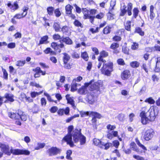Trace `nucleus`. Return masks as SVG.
<instances>
[{
	"label": "nucleus",
	"instance_id": "nucleus-30",
	"mask_svg": "<svg viewBox=\"0 0 160 160\" xmlns=\"http://www.w3.org/2000/svg\"><path fill=\"white\" fill-rule=\"evenodd\" d=\"M135 140L136 143L139 147H140L144 150L145 151L147 150V148L144 146L141 143L138 138H136L135 139Z\"/></svg>",
	"mask_w": 160,
	"mask_h": 160
},
{
	"label": "nucleus",
	"instance_id": "nucleus-23",
	"mask_svg": "<svg viewBox=\"0 0 160 160\" xmlns=\"http://www.w3.org/2000/svg\"><path fill=\"white\" fill-rule=\"evenodd\" d=\"M155 70L157 72L160 71V57H158L157 59Z\"/></svg>",
	"mask_w": 160,
	"mask_h": 160
},
{
	"label": "nucleus",
	"instance_id": "nucleus-21",
	"mask_svg": "<svg viewBox=\"0 0 160 160\" xmlns=\"http://www.w3.org/2000/svg\"><path fill=\"white\" fill-rule=\"evenodd\" d=\"M5 97L8 100L11 102H13L14 101V99L13 98L14 96L12 94L8 93H6L5 95Z\"/></svg>",
	"mask_w": 160,
	"mask_h": 160
},
{
	"label": "nucleus",
	"instance_id": "nucleus-39",
	"mask_svg": "<svg viewBox=\"0 0 160 160\" xmlns=\"http://www.w3.org/2000/svg\"><path fill=\"white\" fill-rule=\"evenodd\" d=\"M79 114H75L74 115L71 117H70L68 118L66 120V122L67 123H68L71 121L74 118L78 117H79Z\"/></svg>",
	"mask_w": 160,
	"mask_h": 160
},
{
	"label": "nucleus",
	"instance_id": "nucleus-1",
	"mask_svg": "<svg viewBox=\"0 0 160 160\" xmlns=\"http://www.w3.org/2000/svg\"><path fill=\"white\" fill-rule=\"evenodd\" d=\"M73 130V126L70 125L68 128V134L63 139L62 141L67 142V144H69L71 147H73L74 144L72 140V136L73 139L75 143L80 141V144L83 145L86 143V138L82 135L78 129Z\"/></svg>",
	"mask_w": 160,
	"mask_h": 160
},
{
	"label": "nucleus",
	"instance_id": "nucleus-19",
	"mask_svg": "<svg viewBox=\"0 0 160 160\" xmlns=\"http://www.w3.org/2000/svg\"><path fill=\"white\" fill-rule=\"evenodd\" d=\"M48 36H45L42 37L39 41V45L42 44H46L48 43Z\"/></svg>",
	"mask_w": 160,
	"mask_h": 160
},
{
	"label": "nucleus",
	"instance_id": "nucleus-47",
	"mask_svg": "<svg viewBox=\"0 0 160 160\" xmlns=\"http://www.w3.org/2000/svg\"><path fill=\"white\" fill-rule=\"evenodd\" d=\"M90 112H80V114L81 117H84L88 115L91 116L90 115Z\"/></svg>",
	"mask_w": 160,
	"mask_h": 160
},
{
	"label": "nucleus",
	"instance_id": "nucleus-43",
	"mask_svg": "<svg viewBox=\"0 0 160 160\" xmlns=\"http://www.w3.org/2000/svg\"><path fill=\"white\" fill-rule=\"evenodd\" d=\"M45 144L44 143H38L37 144V146L35 147V149L38 150L42 148L45 146Z\"/></svg>",
	"mask_w": 160,
	"mask_h": 160
},
{
	"label": "nucleus",
	"instance_id": "nucleus-57",
	"mask_svg": "<svg viewBox=\"0 0 160 160\" xmlns=\"http://www.w3.org/2000/svg\"><path fill=\"white\" fill-rule=\"evenodd\" d=\"M104 15V13L102 12H100L96 15L95 18L98 19H101L102 18Z\"/></svg>",
	"mask_w": 160,
	"mask_h": 160
},
{
	"label": "nucleus",
	"instance_id": "nucleus-59",
	"mask_svg": "<svg viewBox=\"0 0 160 160\" xmlns=\"http://www.w3.org/2000/svg\"><path fill=\"white\" fill-rule=\"evenodd\" d=\"M122 50L125 54H129L128 49L126 47L123 46L122 47Z\"/></svg>",
	"mask_w": 160,
	"mask_h": 160
},
{
	"label": "nucleus",
	"instance_id": "nucleus-11",
	"mask_svg": "<svg viewBox=\"0 0 160 160\" xmlns=\"http://www.w3.org/2000/svg\"><path fill=\"white\" fill-rule=\"evenodd\" d=\"M82 11L83 14V18L84 19H88L90 16V11L86 8H82Z\"/></svg>",
	"mask_w": 160,
	"mask_h": 160
},
{
	"label": "nucleus",
	"instance_id": "nucleus-40",
	"mask_svg": "<svg viewBox=\"0 0 160 160\" xmlns=\"http://www.w3.org/2000/svg\"><path fill=\"white\" fill-rule=\"evenodd\" d=\"M8 116L11 118H14L16 119H18V116H16V114L13 112H9L8 113Z\"/></svg>",
	"mask_w": 160,
	"mask_h": 160
},
{
	"label": "nucleus",
	"instance_id": "nucleus-63",
	"mask_svg": "<svg viewBox=\"0 0 160 160\" xmlns=\"http://www.w3.org/2000/svg\"><path fill=\"white\" fill-rule=\"evenodd\" d=\"M16 44L15 43H11L8 44V47L10 48H13L15 47Z\"/></svg>",
	"mask_w": 160,
	"mask_h": 160
},
{
	"label": "nucleus",
	"instance_id": "nucleus-26",
	"mask_svg": "<svg viewBox=\"0 0 160 160\" xmlns=\"http://www.w3.org/2000/svg\"><path fill=\"white\" fill-rule=\"evenodd\" d=\"M102 146V147H101V148H103L105 150L108 149L112 145V144L111 143L107 142L105 143L103 142Z\"/></svg>",
	"mask_w": 160,
	"mask_h": 160
},
{
	"label": "nucleus",
	"instance_id": "nucleus-22",
	"mask_svg": "<svg viewBox=\"0 0 160 160\" xmlns=\"http://www.w3.org/2000/svg\"><path fill=\"white\" fill-rule=\"evenodd\" d=\"M127 12L129 16H131L132 14V4L131 2L128 3L127 5Z\"/></svg>",
	"mask_w": 160,
	"mask_h": 160
},
{
	"label": "nucleus",
	"instance_id": "nucleus-24",
	"mask_svg": "<svg viewBox=\"0 0 160 160\" xmlns=\"http://www.w3.org/2000/svg\"><path fill=\"white\" fill-rule=\"evenodd\" d=\"M62 41L68 44H71L72 43V40L68 37L62 38Z\"/></svg>",
	"mask_w": 160,
	"mask_h": 160
},
{
	"label": "nucleus",
	"instance_id": "nucleus-54",
	"mask_svg": "<svg viewBox=\"0 0 160 160\" xmlns=\"http://www.w3.org/2000/svg\"><path fill=\"white\" fill-rule=\"evenodd\" d=\"M24 13H22V14H16L14 17V18H16L17 19H19L22 18H23L25 16H23Z\"/></svg>",
	"mask_w": 160,
	"mask_h": 160
},
{
	"label": "nucleus",
	"instance_id": "nucleus-60",
	"mask_svg": "<svg viewBox=\"0 0 160 160\" xmlns=\"http://www.w3.org/2000/svg\"><path fill=\"white\" fill-rule=\"evenodd\" d=\"M100 55L101 57H106L108 56V52L103 51L100 52Z\"/></svg>",
	"mask_w": 160,
	"mask_h": 160
},
{
	"label": "nucleus",
	"instance_id": "nucleus-27",
	"mask_svg": "<svg viewBox=\"0 0 160 160\" xmlns=\"http://www.w3.org/2000/svg\"><path fill=\"white\" fill-rule=\"evenodd\" d=\"M114 16L113 11H110L109 10V12L107 14L108 19L109 20L113 19L114 18Z\"/></svg>",
	"mask_w": 160,
	"mask_h": 160
},
{
	"label": "nucleus",
	"instance_id": "nucleus-52",
	"mask_svg": "<svg viewBox=\"0 0 160 160\" xmlns=\"http://www.w3.org/2000/svg\"><path fill=\"white\" fill-rule=\"evenodd\" d=\"M138 48V44L136 42H133L131 46L132 49L135 50L137 49Z\"/></svg>",
	"mask_w": 160,
	"mask_h": 160
},
{
	"label": "nucleus",
	"instance_id": "nucleus-13",
	"mask_svg": "<svg viewBox=\"0 0 160 160\" xmlns=\"http://www.w3.org/2000/svg\"><path fill=\"white\" fill-rule=\"evenodd\" d=\"M130 76V72L129 70H125L123 71L121 74L122 78L123 80L127 79Z\"/></svg>",
	"mask_w": 160,
	"mask_h": 160
},
{
	"label": "nucleus",
	"instance_id": "nucleus-44",
	"mask_svg": "<svg viewBox=\"0 0 160 160\" xmlns=\"http://www.w3.org/2000/svg\"><path fill=\"white\" fill-rule=\"evenodd\" d=\"M25 63V61H18L16 64V65L17 66L22 67L23 66Z\"/></svg>",
	"mask_w": 160,
	"mask_h": 160
},
{
	"label": "nucleus",
	"instance_id": "nucleus-16",
	"mask_svg": "<svg viewBox=\"0 0 160 160\" xmlns=\"http://www.w3.org/2000/svg\"><path fill=\"white\" fill-rule=\"evenodd\" d=\"M80 86L79 84L75 82V80H73L71 85V91L72 92L75 91L77 90V87Z\"/></svg>",
	"mask_w": 160,
	"mask_h": 160
},
{
	"label": "nucleus",
	"instance_id": "nucleus-8",
	"mask_svg": "<svg viewBox=\"0 0 160 160\" xmlns=\"http://www.w3.org/2000/svg\"><path fill=\"white\" fill-rule=\"evenodd\" d=\"M96 98L93 95V94L90 93L88 94L86 98V101L89 103L92 104L96 102Z\"/></svg>",
	"mask_w": 160,
	"mask_h": 160
},
{
	"label": "nucleus",
	"instance_id": "nucleus-38",
	"mask_svg": "<svg viewBox=\"0 0 160 160\" xmlns=\"http://www.w3.org/2000/svg\"><path fill=\"white\" fill-rule=\"evenodd\" d=\"M81 57L86 61H87L88 59L87 53L86 52H82L81 54Z\"/></svg>",
	"mask_w": 160,
	"mask_h": 160
},
{
	"label": "nucleus",
	"instance_id": "nucleus-3",
	"mask_svg": "<svg viewBox=\"0 0 160 160\" xmlns=\"http://www.w3.org/2000/svg\"><path fill=\"white\" fill-rule=\"evenodd\" d=\"M103 57L100 55L98 58L99 62L103 63V66L101 69L102 73L105 75L110 76L111 72L112 71L113 63L112 62H109L105 63L106 61L102 58Z\"/></svg>",
	"mask_w": 160,
	"mask_h": 160
},
{
	"label": "nucleus",
	"instance_id": "nucleus-35",
	"mask_svg": "<svg viewBox=\"0 0 160 160\" xmlns=\"http://www.w3.org/2000/svg\"><path fill=\"white\" fill-rule=\"evenodd\" d=\"M44 52L46 54H50L51 55L55 54V52L52 51L50 48H47L44 51Z\"/></svg>",
	"mask_w": 160,
	"mask_h": 160
},
{
	"label": "nucleus",
	"instance_id": "nucleus-50",
	"mask_svg": "<svg viewBox=\"0 0 160 160\" xmlns=\"http://www.w3.org/2000/svg\"><path fill=\"white\" fill-rule=\"evenodd\" d=\"M47 10L48 13L50 15H52L54 10V8L52 7H49L47 8Z\"/></svg>",
	"mask_w": 160,
	"mask_h": 160
},
{
	"label": "nucleus",
	"instance_id": "nucleus-55",
	"mask_svg": "<svg viewBox=\"0 0 160 160\" xmlns=\"http://www.w3.org/2000/svg\"><path fill=\"white\" fill-rule=\"evenodd\" d=\"M58 110V108L56 106L52 107L50 109V112L52 113H54L56 112Z\"/></svg>",
	"mask_w": 160,
	"mask_h": 160
},
{
	"label": "nucleus",
	"instance_id": "nucleus-17",
	"mask_svg": "<svg viewBox=\"0 0 160 160\" xmlns=\"http://www.w3.org/2000/svg\"><path fill=\"white\" fill-rule=\"evenodd\" d=\"M8 6L12 10L14 11L17 9L19 8L18 5L16 2H14V3L12 4L11 3H8Z\"/></svg>",
	"mask_w": 160,
	"mask_h": 160
},
{
	"label": "nucleus",
	"instance_id": "nucleus-48",
	"mask_svg": "<svg viewBox=\"0 0 160 160\" xmlns=\"http://www.w3.org/2000/svg\"><path fill=\"white\" fill-rule=\"evenodd\" d=\"M135 32L142 36H143L144 35V32L142 31L141 29L140 28H136Z\"/></svg>",
	"mask_w": 160,
	"mask_h": 160
},
{
	"label": "nucleus",
	"instance_id": "nucleus-7",
	"mask_svg": "<svg viewBox=\"0 0 160 160\" xmlns=\"http://www.w3.org/2000/svg\"><path fill=\"white\" fill-rule=\"evenodd\" d=\"M11 153L16 155L21 154L29 155L30 153V152L28 150H23L19 149H11Z\"/></svg>",
	"mask_w": 160,
	"mask_h": 160
},
{
	"label": "nucleus",
	"instance_id": "nucleus-37",
	"mask_svg": "<svg viewBox=\"0 0 160 160\" xmlns=\"http://www.w3.org/2000/svg\"><path fill=\"white\" fill-rule=\"evenodd\" d=\"M90 115H91V116H93L94 117H95L96 118H100L101 117V115L100 114L94 112H90Z\"/></svg>",
	"mask_w": 160,
	"mask_h": 160
},
{
	"label": "nucleus",
	"instance_id": "nucleus-62",
	"mask_svg": "<svg viewBox=\"0 0 160 160\" xmlns=\"http://www.w3.org/2000/svg\"><path fill=\"white\" fill-rule=\"evenodd\" d=\"M74 24L75 26L77 27H82V24L81 23L77 20H76L74 22Z\"/></svg>",
	"mask_w": 160,
	"mask_h": 160
},
{
	"label": "nucleus",
	"instance_id": "nucleus-20",
	"mask_svg": "<svg viewBox=\"0 0 160 160\" xmlns=\"http://www.w3.org/2000/svg\"><path fill=\"white\" fill-rule=\"evenodd\" d=\"M130 148L132 149V150L137 152H140V149L136 146V144L133 142L131 143L130 144Z\"/></svg>",
	"mask_w": 160,
	"mask_h": 160
},
{
	"label": "nucleus",
	"instance_id": "nucleus-45",
	"mask_svg": "<svg viewBox=\"0 0 160 160\" xmlns=\"http://www.w3.org/2000/svg\"><path fill=\"white\" fill-rule=\"evenodd\" d=\"M145 102L151 104H154L155 102V101L151 97L146 99L145 100Z\"/></svg>",
	"mask_w": 160,
	"mask_h": 160
},
{
	"label": "nucleus",
	"instance_id": "nucleus-36",
	"mask_svg": "<svg viewBox=\"0 0 160 160\" xmlns=\"http://www.w3.org/2000/svg\"><path fill=\"white\" fill-rule=\"evenodd\" d=\"M116 0H112L110 2V6L109 10L110 11H113L114 10V7L116 5Z\"/></svg>",
	"mask_w": 160,
	"mask_h": 160
},
{
	"label": "nucleus",
	"instance_id": "nucleus-2",
	"mask_svg": "<svg viewBox=\"0 0 160 160\" xmlns=\"http://www.w3.org/2000/svg\"><path fill=\"white\" fill-rule=\"evenodd\" d=\"M158 112V108L156 106H151L149 109L146 107L142 108L140 113L141 121L143 125L154 121Z\"/></svg>",
	"mask_w": 160,
	"mask_h": 160
},
{
	"label": "nucleus",
	"instance_id": "nucleus-34",
	"mask_svg": "<svg viewBox=\"0 0 160 160\" xmlns=\"http://www.w3.org/2000/svg\"><path fill=\"white\" fill-rule=\"evenodd\" d=\"M112 28L109 26H106L103 30V33L104 34H108L110 33Z\"/></svg>",
	"mask_w": 160,
	"mask_h": 160
},
{
	"label": "nucleus",
	"instance_id": "nucleus-64",
	"mask_svg": "<svg viewBox=\"0 0 160 160\" xmlns=\"http://www.w3.org/2000/svg\"><path fill=\"white\" fill-rule=\"evenodd\" d=\"M152 50L157 51L160 52V46L158 45H155L152 48Z\"/></svg>",
	"mask_w": 160,
	"mask_h": 160
},
{
	"label": "nucleus",
	"instance_id": "nucleus-56",
	"mask_svg": "<svg viewBox=\"0 0 160 160\" xmlns=\"http://www.w3.org/2000/svg\"><path fill=\"white\" fill-rule=\"evenodd\" d=\"M107 132V138L110 139H112L113 137L112 133L109 130H108Z\"/></svg>",
	"mask_w": 160,
	"mask_h": 160
},
{
	"label": "nucleus",
	"instance_id": "nucleus-29",
	"mask_svg": "<svg viewBox=\"0 0 160 160\" xmlns=\"http://www.w3.org/2000/svg\"><path fill=\"white\" fill-rule=\"evenodd\" d=\"M72 6L69 4L67 5L65 7L66 13L67 14H70L72 12Z\"/></svg>",
	"mask_w": 160,
	"mask_h": 160
},
{
	"label": "nucleus",
	"instance_id": "nucleus-61",
	"mask_svg": "<svg viewBox=\"0 0 160 160\" xmlns=\"http://www.w3.org/2000/svg\"><path fill=\"white\" fill-rule=\"evenodd\" d=\"M72 153V152L71 150H68L67 151V156L66 158L68 159H71V157H70V155Z\"/></svg>",
	"mask_w": 160,
	"mask_h": 160
},
{
	"label": "nucleus",
	"instance_id": "nucleus-4",
	"mask_svg": "<svg viewBox=\"0 0 160 160\" xmlns=\"http://www.w3.org/2000/svg\"><path fill=\"white\" fill-rule=\"evenodd\" d=\"M102 85V83L100 81L94 82L93 81H91L89 83H85V85L86 87L90 86V90L92 91L94 90H98L100 87Z\"/></svg>",
	"mask_w": 160,
	"mask_h": 160
},
{
	"label": "nucleus",
	"instance_id": "nucleus-33",
	"mask_svg": "<svg viewBox=\"0 0 160 160\" xmlns=\"http://www.w3.org/2000/svg\"><path fill=\"white\" fill-rule=\"evenodd\" d=\"M69 28L66 26H63L61 29V31H62L63 34H67L69 30Z\"/></svg>",
	"mask_w": 160,
	"mask_h": 160
},
{
	"label": "nucleus",
	"instance_id": "nucleus-25",
	"mask_svg": "<svg viewBox=\"0 0 160 160\" xmlns=\"http://www.w3.org/2000/svg\"><path fill=\"white\" fill-rule=\"evenodd\" d=\"M70 59V56L68 54L66 53H63V60L64 63L68 62Z\"/></svg>",
	"mask_w": 160,
	"mask_h": 160
},
{
	"label": "nucleus",
	"instance_id": "nucleus-9",
	"mask_svg": "<svg viewBox=\"0 0 160 160\" xmlns=\"http://www.w3.org/2000/svg\"><path fill=\"white\" fill-rule=\"evenodd\" d=\"M51 46L54 50L57 51V52L60 53L61 52V50L59 48H63L64 46V45L62 43L58 44L56 42H53L52 43Z\"/></svg>",
	"mask_w": 160,
	"mask_h": 160
},
{
	"label": "nucleus",
	"instance_id": "nucleus-49",
	"mask_svg": "<svg viewBox=\"0 0 160 160\" xmlns=\"http://www.w3.org/2000/svg\"><path fill=\"white\" fill-rule=\"evenodd\" d=\"M53 38L55 40L60 39V41H61L62 38H61V36L58 34H55L53 36Z\"/></svg>",
	"mask_w": 160,
	"mask_h": 160
},
{
	"label": "nucleus",
	"instance_id": "nucleus-10",
	"mask_svg": "<svg viewBox=\"0 0 160 160\" xmlns=\"http://www.w3.org/2000/svg\"><path fill=\"white\" fill-rule=\"evenodd\" d=\"M0 147L2 151L8 155H10L11 153V150H9V146L8 145L1 144L0 143Z\"/></svg>",
	"mask_w": 160,
	"mask_h": 160
},
{
	"label": "nucleus",
	"instance_id": "nucleus-46",
	"mask_svg": "<svg viewBox=\"0 0 160 160\" xmlns=\"http://www.w3.org/2000/svg\"><path fill=\"white\" fill-rule=\"evenodd\" d=\"M119 44L118 43L114 42L110 46V48L112 49H115L118 48Z\"/></svg>",
	"mask_w": 160,
	"mask_h": 160
},
{
	"label": "nucleus",
	"instance_id": "nucleus-41",
	"mask_svg": "<svg viewBox=\"0 0 160 160\" xmlns=\"http://www.w3.org/2000/svg\"><path fill=\"white\" fill-rule=\"evenodd\" d=\"M139 12V10L137 8H135L133 9V16L135 18H136L138 16Z\"/></svg>",
	"mask_w": 160,
	"mask_h": 160
},
{
	"label": "nucleus",
	"instance_id": "nucleus-53",
	"mask_svg": "<svg viewBox=\"0 0 160 160\" xmlns=\"http://www.w3.org/2000/svg\"><path fill=\"white\" fill-rule=\"evenodd\" d=\"M63 113L65 114L66 115H69V112H70V109L69 108L67 107L66 108H63Z\"/></svg>",
	"mask_w": 160,
	"mask_h": 160
},
{
	"label": "nucleus",
	"instance_id": "nucleus-51",
	"mask_svg": "<svg viewBox=\"0 0 160 160\" xmlns=\"http://www.w3.org/2000/svg\"><path fill=\"white\" fill-rule=\"evenodd\" d=\"M107 128L108 130L111 132L112 130H114L115 128L116 127L114 125H112L110 124H108L107 126Z\"/></svg>",
	"mask_w": 160,
	"mask_h": 160
},
{
	"label": "nucleus",
	"instance_id": "nucleus-32",
	"mask_svg": "<svg viewBox=\"0 0 160 160\" xmlns=\"http://www.w3.org/2000/svg\"><path fill=\"white\" fill-rule=\"evenodd\" d=\"M139 63L137 61H133L130 63L131 66L133 68H137L139 67Z\"/></svg>",
	"mask_w": 160,
	"mask_h": 160
},
{
	"label": "nucleus",
	"instance_id": "nucleus-18",
	"mask_svg": "<svg viewBox=\"0 0 160 160\" xmlns=\"http://www.w3.org/2000/svg\"><path fill=\"white\" fill-rule=\"evenodd\" d=\"M85 85L84 86L82 87L78 90V92L81 94H85L87 93V87Z\"/></svg>",
	"mask_w": 160,
	"mask_h": 160
},
{
	"label": "nucleus",
	"instance_id": "nucleus-28",
	"mask_svg": "<svg viewBox=\"0 0 160 160\" xmlns=\"http://www.w3.org/2000/svg\"><path fill=\"white\" fill-rule=\"evenodd\" d=\"M53 28L56 32L61 31V28L58 23L55 22L53 25Z\"/></svg>",
	"mask_w": 160,
	"mask_h": 160
},
{
	"label": "nucleus",
	"instance_id": "nucleus-31",
	"mask_svg": "<svg viewBox=\"0 0 160 160\" xmlns=\"http://www.w3.org/2000/svg\"><path fill=\"white\" fill-rule=\"evenodd\" d=\"M42 92L43 91H42L39 92H31L30 95L32 98H35L36 96L42 93Z\"/></svg>",
	"mask_w": 160,
	"mask_h": 160
},
{
	"label": "nucleus",
	"instance_id": "nucleus-6",
	"mask_svg": "<svg viewBox=\"0 0 160 160\" xmlns=\"http://www.w3.org/2000/svg\"><path fill=\"white\" fill-rule=\"evenodd\" d=\"M154 133L153 129L149 128L145 131L143 138L146 141H149L153 137Z\"/></svg>",
	"mask_w": 160,
	"mask_h": 160
},
{
	"label": "nucleus",
	"instance_id": "nucleus-12",
	"mask_svg": "<svg viewBox=\"0 0 160 160\" xmlns=\"http://www.w3.org/2000/svg\"><path fill=\"white\" fill-rule=\"evenodd\" d=\"M18 114L22 120L26 121L27 120L28 118L27 115L25 114L21 110H18Z\"/></svg>",
	"mask_w": 160,
	"mask_h": 160
},
{
	"label": "nucleus",
	"instance_id": "nucleus-14",
	"mask_svg": "<svg viewBox=\"0 0 160 160\" xmlns=\"http://www.w3.org/2000/svg\"><path fill=\"white\" fill-rule=\"evenodd\" d=\"M103 142L101 140L97 138H95L93 140V144L100 148H101V147L103 146H102V144H103Z\"/></svg>",
	"mask_w": 160,
	"mask_h": 160
},
{
	"label": "nucleus",
	"instance_id": "nucleus-5",
	"mask_svg": "<svg viewBox=\"0 0 160 160\" xmlns=\"http://www.w3.org/2000/svg\"><path fill=\"white\" fill-rule=\"evenodd\" d=\"M61 151V149L58 148L56 147H52L48 149L47 150V152L49 156H51L59 153Z\"/></svg>",
	"mask_w": 160,
	"mask_h": 160
},
{
	"label": "nucleus",
	"instance_id": "nucleus-42",
	"mask_svg": "<svg viewBox=\"0 0 160 160\" xmlns=\"http://www.w3.org/2000/svg\"><path fill=\"white\" fill-rule=\"evenodd\" d=\"M131 22L130 21H127L125 24V29L128 30L130 31L131 28Z\"/></svg>",
	"mask_w": 160,
	"mask_h": 160
},
{
	"label": "nucleus",
	"instance_id": "nucleus-15",
	"mask_svg": "<svg viewBox=\"0 0 160 160\" xmlns=\"http://www.w3.org/2000/svg\"><path fill=\"white\" fill-rule=\"evenodd\" d=\"M66 98L67 100L68 103L70 104L73 108H75V106L74 101L72 99V98L70 97V95L68 94L66 96Z\"/></svg>",
	"mask_w": 160,
	"mask_h": 160
},
{
	"label": "nucleus",
	"instance_id": "nucleus-58",
	"mask_svg": "<svg viewBox=\"0 0 160 160\" xmlns=\"http://www.w3.org/2000/svg\"><path fill=\"white\" fill-rule=\"evenodd\" d=\"M133 157L137 160H144V158L143 157L138 155H133Z\"/></svg>",
	"mask_w": 160,
	"mask_h": 160
}]
</instances>
